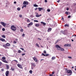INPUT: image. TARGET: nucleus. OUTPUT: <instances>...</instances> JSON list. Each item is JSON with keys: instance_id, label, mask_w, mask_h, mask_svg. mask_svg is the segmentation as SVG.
<instances>
[{"instance_id": "1", "label": "nucleus", "mask_w": 76, "mask_h": 76, "mask_svg": "<svg viewBox=\"0 0 76 76\" xmlns=\"http://www.w3.org/2000/svg\"><path fill=\"white\" fill-rule=\"evenodd\" d=\"M65 70L66 73H67V74H68V75H67V76H70L72 74V71L71 70H68L67 68H66Z\"/></svg>"}, {"instance_id": "2", "label": "nucleus", "mask_w": 76, "mask_h": 76, "mask_svg": "<svg viewBox=\"0 0 76 76\" xmlns=\"http://www.w3.org/2000/svg\"><path fill=\"white\" fill-rule=\"evenodd\" d=\"M11 30L13 31H15L16 30V27L14 26H12L11 27Z\"/></svg>"}, {"instance_id": "3", "label": "nucleus", "mask_w": 76, "mask_h": 76, "mask_svg": "<svg viewBox=\"0 0 76 76\" xmlns=\"http://www.w3.org/2000/svg\"><path fill=\"white\" fill-rule=\"evenodd\" d=\"M0 23L1 25H2L3 26L5 27L6 26V24L5 23L1 22Z\"/></svg>"}, {"instance_id": "4", "label": "nucleus", "mask_w": 76, "mask_h": 76, "mask_svg": "<svg viewBox=\"0 0 76 76\" xmlns=\"http://www.w3.org/2000/svg\"><path fill=\"white\" fill-rule=\"evenodd\" d=\"M17 65L18 66V67L20 68V69H23L22 65H21L20 64H18Z\"/></svg>"}, {"instance_id": "5", "label": "nucleus", "mask_w": 76, "mask_h": 76, "mask_svg": "<svg viewBox=\"0 0 76 76\" xmlns=\"http://www.w3.org/2000/svg\"><path fill=\"white\" fill-rule=\"evenodd\" d=\"M9 71H7L6 72L5 75L6 76H9Z\"/></svg>"}, {"instance_id": "6", "label": "nucleus", "mask_w": 76, "mask_h": 76, "mask_svg": "<svg viewBox=\"0 0 76 76\" xmlns=\"http://www.w3.org/2000/svg\"><path fill=\"white\" fill-rule=\"evenodd\" d=\"M56 47L57 48V50L61 48V47H60L58 45H56Z\"/></svg>"}, {"instance_id": "7", "label": "nucleus", "mask_w": 76, "mask_h": 76, "mask_svg": "<svg viewBox=\"0 0 76 76\" xmlns=\"http://www.w3.org/2000/svg\"><path fill=\"white\" fill-rule=\"evenodd\" d=\"M42 56H45V57H47V56H49V54H44V53H42Z\"/></svg>"}, {"instance_id": "8", "label": "nucleus", "mask_w": 76, "mask_h": 76, "mask_svg": "<svg viewBox=\"0 0 76 76\" xmlns=\"http://www.w3.org/2000/svg\"><path fill=\"white\" fill-rule=\"evenodd\" d=\"M58 50H61V51H64V49H63V48H62L61 47L60 49H58Z\"/></svg>"}, {"instance_id": "9", "label": "nucleus", "mask_w": 76, "mask_h": 76, "mask_svg": "<svg viewBox=\"0 0 76 76\" xmlns=\"http://www.w3.org/2000/svg\"><path fill=\"white\" fill-rule=\"evenodd\" d=\"M33 59L34 61H36V62H37L38 61V60H37V59L35 57H34L33 58Z\"/></svg>"}, {"instance_id": "10", "label": "nucleus", "mask_w": 76, "mask_h": 76, "mask_svg": "<svg viewBox=\"0 0 76 76\" xmlns=\"http://www.w3.org/2000/svg\"><path fill=\"white\" fill-rule=\"evenodd\" d=\"M28 2L26 1H24L23 2V4H26V5H28Z\"/></svg>"}, {"instance_id": "11", "label": "nucleus", "mask_w": 76, "mask_h": 76, "mask_svg": "<svg viewBox=\"0 0 76 76\" xmlns=\"http://www.w3.org/2000/svg\"><path fill=\"white\" fill-rule=\"evenodd\" d=\"M2 61L3 62H4V63H8V62L7 61H6V60H2Z\"/></svg>"}, {"instance_id": "12", "label": "nucleus", "mask_w": 76, "mask_h": 76, "mask_svg": "<svg viewBox=\"0 0 76 76\" xmlns=\"http://www.w3.org/2000/svg\"><path fill=\"white\" fill-rule=\"evenodd\" d=\"M0 41H2V42L5 41V39H3L2 38H0Z\"/></svg>"}, {"instance_id": "13", "label": "nucleus", "mask_w": 76, "mask_h": 76, "mask_svg": "<svg viewBox=\"0 0 76 76\" xmlns=\"http://www.w3.org/2000/svg\"><path fill=\"white\" fill-rule=\"evenodd\" d=\"M41 23H42V24H43V25H45H45H46V23H45V22H40Z\"/></svg>"}, {"instance_id": "14", "label": "nucleus", "mask_w": 76, "mask_h": 76, "mask_svg": "<svg viewBox=\"0 0 76 76\" xmlns=\"http://www.w3.org/2000/svg\"><path fill=\"white\" fill-rule=\"evenodd\" d=\"M51 28H49L47 30L48 32H51Z\"/></svg>"}, {"instance_id": "15", "label": "nucleus", "mask_w": 76, "mask_h": 76, "mask_svg": "<svg viewBox=\"0 0 76 76\" xmlns=\"http://www.w3.org/2000/svg\"><path fill=\"white\" fill-rule=\"evenodd\" d=\"M38 9L39 10V11H41V10H42V9H43V8L39 7V8H38Z\"/></svg>"}, {"instance_id": "16", "label": "nucleus", "mask_w": 76, "mask_h": 76, "mask_svg": "<svg viewBox=\"0 0 76 76\" xmlns=\"http://www.w3.org/2000/svg\"><path fill=\"white\" fill-rule=\"evenodd\" d=\"M35 26L36 27H38V26H39V24H35Z\"/></svg>"}, {"instance_id": "17", "label": "nucleus", "mask_w": 76, "mask_h": 76, "mask_svg": "<svg viewBox=\"0 0 76 76\" xmlns=\"http://www.w3.org/2000/svg\"><path fill=\"white\" fill-rule=\"evenodd\" d=\"M10 44L9 43H7L6 44V46H8L9 47V46H10Z\"/></svg>"}, {"instance_id": "18", "label": "nucleus", "mask_w": 76, "mask_h": 76, "mask_svg": "<svg viewBox=\"0 0 76 76\" xmlns=\"http://www.w3.org/2000/svg\"><path fill=\"white\" fill-rule=\"evenodd\" d=\"M25 19H28L27 20V22H30V21H29V19H28V18H25Z\"/></svg>"}, {"instance_id": "19", "label": "nucleus", "mask_w": 76, "mask_h": 76, "mask_svg": "<svg viewBox=\"0 0 76 76\" xmlns=\"http://www.w3.org/2000/svg\"><path fill=\"white\" fill-rule=\"evenodd\" d=\"M63 34L64 35H65V34H66V30H64V33H63Z\"/></svg>"}, {"instance_id": "20", "label": "nucleus", "mask_w": 76, "mask_h": 76, "mask_svg": "<svg viewBox=\"0 0 76 76\" xmlns=\"http://www.w3.org/2000/svg\"><path fill=\"white\" fill-rule=\"evenodd\" d=\"M65 27L67 26V27H69V25L68 24H66L64 25Z\"/></svg>"}, {"instance_id": "21", "label": "nucleus", "mask_w": 76, "mask_h": 76, "mask_svg": "<svg viewBox=\"0 0 76 76\" xmlns=\"http://www.w3.org/2000/svg\"><path fill=\"white\" fill-rule=\"evenodd\" d=\"M33 25V23H30L28 24V26H29V25Z\"/></svg>"}, {"instance_id": "22", "label": "nucleus", "mask_w": 76, "mask_h": 76, "mask_svg": "<svg viewBox=\"0 0 76 76\" xmlns=\"http://www.w3.org/2000/svg\"><path fill=\"white\" fill-rule=\"evenodd\" d=\"M34 7H38V5H37L36 4H34Z\"/></svg>"}, {"instance_id": "23", "label": "nucleus", "mask_w": 76, "mask_h": 76, "mask_svg": "<svg viewBox=\"0 0 76 76\" xmlns=\"http://www.w3.org/2000/svg\"><path fill=\"white\" fill-rule=\"evenodd\" d=\"M56 59V58L54 57H53L52 58V60H55Z\"/></svg>"}, {"instance_id": "24", "label": "nucleus", "mask_w": 76, "mask_h": 76, "mask_svg": "<svg viewBox=\"0 0 76 76\" xmlns=\"http://www.w3.org/2000/svg\"><path fill=\"white\" fill-rule=\"evenodd\" d=\"M36 17H37V18H38V17H39L40 16H39V15L38 14H36Z\"/></svg>"}, {"instance_id": "25", "label": "nucleus", "mask_w": 76, "mask_h": 76, "mask_svg": "<svg viewBox=\"0 0 76 76\" xmlns=\"http://www.w3.org/2000/svg\"><path fill=\"white\" fill-rule=\"evenodd\" d=\"M31 65L32 66H35V64L32 63V64H31Z\"/></svg>"}, {"instance_id": "26", "label": "nucleus", "mask_w": 76, "mask_h": 76, "mask_svg": "<svg viewBox=\"0 0 76 76\" xmlns=\"http://www.w3.org/2000/svg\"><path fill=\"white\" fill-rule=\"evenodd\" d=\"M29 72L30 73L32 74V70H30L29 71Z\"/></svg>"}, {"instance_id": "27", "label": "nucleus", "mask_w": 76, "mask_h": 76, "mask_svg": "<svg viewBox=\"0 0 76 76\" xmlns=\"http://www.w3.org/2000/svg\"><path fill=\"white\" fill-rule=\"evenodd\" d=\"M2 38H6V36H5V35H2Z\"/></svg>"}, {"instance_id": "28", "label": "nucleus", "mask_w": 76, "mask_h": 76, "mask_svg": "<svg viewBox=\"0 0 76 76\" xmlns=\"http://www.w3.org/2000/svg\"><path fill=\"white\" fill-rule=\"evenodd\" d=\"M9 66L8 65H7V69H9Z\"/></svg>"}, {"instance_id": "29", "label": "nucleus", "mask_w": 76, "mask_h": 76, "mask_svg": "<svg viewBox=\"0 0 76 76\" xmlns=\"http://www.w3.org/2000/svg\"><path fill=\"white\" fill-rule=\"evenodd\" d=\"M17 10L18 11H19L20 10V7H18L17 8Z\"/></svg>"}, {"instance_id": "30", "label": "nucleus", "mask_w": 76, "mask_h": 76, "mask_svg": "<svg viewBox=\"0 0 76 76\" xmlns=\"http://www.w3.org/2000/svg\"><path fill=\"white\" fill-rule=\"evenodd\" d=\"M58 41H60V39H58L56 41V42L55 43V44H57V42H58Z\"/></svg>"}, {"instance_id": "31", "label": "nucleus", "mask_w": 76, "mask_h": 76, "mask_svg": "<svg viewBox=\"0 0 76 76\" xmlns=\"http://www.w3.org/2000/svg\"><path fill=\"white\" fill-rule=\"evenodd\" d=\"M71 45L70 44H67V47H70Z\"/></svg>"}, {"instance_id": "32", "label": "nucleus", "mask_w": 76, "mask_h": 76, "mask_svg": "<svg viewBox=\"0 0 76 76\" xmlns=\"http://www.w3.org/2000/svg\"><path fill=\"white\" fill-rule=\"evenodd\" d=\"M36 46H37V47H39V45H38V44L37 43H36Z\"/></svg>"}, {"instance_id": "33", "label": "nucleus", "mask_w": 76, "mask_h": 76, "mask_svg": "<svg viewBox=\"0 0 76 76\" xmlns=\"http://www.w3.org/2000/svg\"><path fill=\"white\" fill-rule=\"evenodd\" d=\"M65 14L66 15H69V12H65Z\"/></svg>"}, {"instance_id": "34", "label": "nucleus", "mask_w": 76, "mask_h": 76, "mask_svg": "<svg viewBox=\"0 0 76 76\" xmlns=\"http://www.w3.org/2000/svg\"><path fill=\"white\" fill-rule=\"evenodd\" d=\"M11 69L12 71H13L15 70L13 68H11Z\"/></svg>"}, {"instance_id": "35", "label": "nucleus", "mask_w": 76, "mask_h": 76, "mask_svg": "<svg viewBox=\"0 0 76 76\" xmlns=\"http://www.w3.org/2000/svg\"><path fill=\"white\" fill-rule=\"evenodd\" d=\"M2 60H5L6 59V58L5 57H2Z\"/></svg>"}, {"instance_id": "36", "label": "nucleus", "mask_w": 76, "mask_h": 76, "mask_svg": "<svg viewBox=\"0 0 76 76\" xmlns=\"http://www.w3.org/2000/svg\"><path fill=\"white\" fill-rule=\"evenodd\" d=\"M47 11L50 12V9H47Z\"/></svg>"}, {"instance_id": "37", "label": "nucleus", "mask_w": 76, "mask_h": 76, "mask_svg": "<svg viewBox=\"0 0 76 76\" xmlns=\"http://www.w3.org/2000/svg\"><path fill=\"white\" fill-rule=\"evenodd\" d=\"M21 51L20 50H19L18 51V53H20Z\"/></svg>"}, {"instance_id": "38", "label": "nucleus", "mask_w": 76, "mask_h": 76, "mask_svg": "<svg viewBox=\"0 0 76 76\" xmlns=\"http://www.w3.org/2000/svg\"><path fill=\"white\" fill-rule=\"evenodd\" d=\"M19 17H20V18H21L22 17V15H19Z\"/></svg>"}, {"instance_id": "39", "label": "nucleus", "mask_w": 76, "mask_h": 76, "mask_svg": "<svg viewBox=\"0 0 76 76\" xmlns=\"http://www.w3.org/2000/svg\"><path fill=\"white\" fill-rule=\"evenodd\" d=\"M43 53H44V54H46V52L45 50H44L43 51Z\"/></svg>"}, {"instance_id": "40", "label": "nucleus", "mask_w": 76, "mask_h": 76, "mask_svg": "<svg viewBox=\"0 0 76 76\" xmlns=\"http://www.w3.org/2000/svg\"><path fill=\"white\" fill-rule=\"evenodd\" d=\"M20 31L21 32H23V29H20Z\"/></svg>"}, {"instance_id": "41", "label": "nucleus", "mask_w": 76, "mask_h": 76, "mask_svg": "<svg viewBox=\"0 0 76 76\" xmlns=\"http://www.w3.org/2000/svg\"><path fill=\"white\" fill-rule=\"evenodd\" d=\"M2 30L3 31H5V28H3L2 29Z\"/></svg>"}, {"instance_id": "42", "label": "nucleus", "mask_w": 76, "mask_h": 76, "mask_svg": "<svg viewBox=\"0 0 76 76\" xmlns=\"http://www.w3.org/2000/svg\"><path fill=\"white\" fill-rule=\"evenodd\" d=\"M64 46V47H67V44H65Z\"/></svg>"}, {"instance_id": "43", "label": "nucleus", "mask_w": 76, "mask_h": 76, "mask_svg": "<svg viewBox=\"0 0 76 76\" xmlns=\"http://www.w3.org/2000/svg\"><path fill=\"white\" fill-rule=\"evenodd\" d=\"M30 17L31 18H33V17H34V15H30Z\"/></svg>"}, {"instance_id": "44", "label": "nucleus", "mask_w": 76, "mask_h": 76, "mask_svg": "<svg viewBox=\"0 0 76 76\" xmlns=\"http://www.w3.org/2000/svg\"><path fill=\"white\" fill-rule=\"evenodd\" d=\"M34 22H38V21L37 20H34Z\"/></svg>"}, {"instance_id": "45", "label": "nucleus", "mask_w": 76, "mask_h": 76, "mask_svg": "<svg viewBox=\"0 0 76 76\" xmlns=\"http://www.w3.org/2000/svg\"><path fill=\"white\" fill-rule=\"evenodd\" d=\"M1 28H2V26L1 25H0V30L1 29Z\"/></svg>"}, {"instance_id": "46", "label": "nucleus", "mask_w": 76, "mask_h": 76, "mask_svg": "<svg viewBox=\"0 0 76 76\" xmlns=\"http://www.w3.org/2000/svg\"><path fill=\"white\" fill-rule=\"evenodd\" d=\"M23 7H26V5H23Z\"/></svg>"}, {"instance_id": "47", "label": "nucleus", "mask_w": 76, "mask_h": 76, "mask_svg": "<svg viewBox=\"0 0 76 76\" xmlns=\"http://www.w3.org/2000/svg\"><path fill=\"white\" fill-rule=\"evenodd\" d=\"M71 17V16H70V15H69L68 17V18H70Z\"/></svg>"}, {"instance_id": "48", "label": "nucleus", "mask_w": 76, "mask_h": 76, "mask_svg": "<svg viewBox=\"0 0 76 76\" xmlns=\"http://www.w3.org/2000/svg\"><path fill=\"white\" fill-rule=\"evenodd\" d=\"M25 53H24V54H22V56H25Z\"/></svg>"}, {"instance_id": "49", "label": "nucleus", "mask_w": 76, "mask_h": 76, "mask_svg": "<svg viewBox=\"0 0 76 76\" xmlns=\"http://www.w3.org/2000/svg\"><path fill=\"white\" fill-rule=\"evenodd\" d=\"M13 61H16V62L18 63V61H17L16 60H13Z\"/></svg>"}, {"instance_id": "50", "label": "nucleus", "mask_w": 76, "mask_h": 76, "mask_svg": "<svg viewBox=\"0 0 76 76\" xmlns=\"http://www.w3.org/2000/svg\"><path fill=\"white\" fill-rule=\"evenodd\" d=\"M16 41H14V44H16Z\"/></svg>"}, {"instance_id": "51", "label": "nucleus", "mask_w": 76, "mask_h": 76, "mask_svg": "<svg viewBox=\"0 0 76 76\" xmlns=\"http://www.w3.org/2000/svg\"><path fill=\"white\" fill-rule=\"evenodd\" d=\"M45 3H47V0H45Z\"/></svg>"}, {"instance_id": "52", "label": "nucleus", "mask_w": 76, "mask_h": 76, "mask_svg": "<svg viewBox=\"0 0 76 76\" xmlns=\"http://www.w3.org/2000/svg\"><path fill=\"white\" fill-rule=\"evenodd\" d=\"M1 64H2V63L1 62H0V66H1Z\"/></svg>"}, {"instance_id": "53", "label": "nucleus", "mask_w": 76, "mask_h": 76, "mask_svg": "<svg viewBox=\"0 0 76 76\" xmlns=\"http://www.w3.org/2000/svg\"><path fill=\"white\" fill-rule=\"evenodd\" d=\"M61 19L62 20H64V18H63V17L62 16Z\"/></svg>"}, {"instance_id": "54", "label": "nucleus", "mask_w": 76, "mask_h": 76, "mask_svg": "<svg viewBox=\"0 0 76 76\" xmlns=\"http://www.w3.org/2000/svg\"><path fill=\"white\" fill-rule=\"evenodd\" d=\"M61 33H62L63 34V33H64V31H61Z\"/></svg>"}, {"instance_id": "55", "label": "nucleus", "mask_w": 76, "mask_h": 76, "mask_svg": "<svg viewBox=\"0 0 76 76\" xmlns=\"http://www.w3.org/2000/svg\"><path fill=\"white\" fill-rule=\"evenodd\" d=\"M20 49H21V50H22L23 51V50H24V49L23 48H20Z\"/></svg>"}, {"instance_id": "56", "label": "nucleus", "mask_w": 76, "mask_h": 76, "mask_svg": "<svg viewBox=\"0 0 76 76\" xmlns=\"http://www.w3.org/2000/svg\"><path fill=\"white\" fill-rule=\"evenodd\" d=\"M1 71H2V72H3V71H4V69H1Z\"/></svg>"}, {"instance_id": "57", "label": "nucleus", "mask_w": 76, "mask_h": 76, "mask_svg": "<svg viewBox=\"0 0 76 76\" xmlns=\"http://www.w3.org/2000/svg\"><path fill=\"white\" fill-rule=\"evenodd\" d=\"M37 9H38V8H35L34 10H37Z\"/></svg>"}, {"instance_id": "58", "label": "nucleus", "mask_w": 76, "mask_h": 76, "mask_svg": "<svg viewBox=\"0 0 76 76\" xmlns=\"http://www.w3.org/2000/svg\"><path fill=\"white\" fill-rule=\"evenodd\" d=\"M58 0V1H57V2L58 3H59V2H60V0Z\"/></svg>"}, {"instance_id": "59", "label": "nucleus", "mask_w": 76, "mask_h": 76, "mask_svg": "<svg viewBox=\"0 0 76 76\" xmlns=\"http://www.w3.org/2000/svg\"><path fill=\"white\" fill-rule=\"evenodd\" d=\"M22 37H24V36H25V34H22Z\"/></svg>"}, {"instance_id": "60", "label": "nucleus", "mask_w": 76, "mask_h": 76, "mask_svg": "<svg viewBox=\"0 0 76 76\" xmlns=\"http://www.w3.org/2000/svg\"><path fill=\"white\" fill-rule=\"evenodd\" d=\"M69 10V8H66V10Z\"/></svg>"}, {"instance_id": "61", "label": "nucleus", "mask_w": 76, "mask_h": 76, "mask_svg": "<svg viewBox=\"0 0 76 76\" xmlns=\"http://www.w3.org/2000/svg\"><path fill=\"white\" fill-rule=\"evenodd\" d=\"M68 58H72L71 57H70V56H68Z\"/></svg>"}, {"instance_id": "62", "label": "nucleus", "mask_w": 76, "mask_h": 76, "mask_svg": "<svg viewBox=\"0 0 76 76\" xmlns=\"http://www.w3.org/2000/svg\"><path fill=\"white\" fill-rule=\"evenodd\" d=\"M19 60H20H20H22V59H21V58H19Z\"/></svg>"}, {"instance_id": "63", "label": "nucleus", "mask_w": 76, "mask_h": 76, "mask_svg": "<svg viewBox=\"0 0 76 76\" xmlns=\"http://www.w3.org/2000/svg\"><path fill=\"white\" fill-rule=\"evenodd\" d=\"M50 76H53V74H50L49 75Z\"/></svg>"}, {"instance_id": "64", "label": "nucleus", "mask_w": 76, "mask_h": 76, "mask_svg": "<svg viewBox=\"0 0 76 76\" xmlns=\"http://www.w3.org/2000/svg\"><path fill=\"white\" fill-rule=\"evenodd\" d=\"M52 75H54V72H52Z\"/></svg>"}]
</instances>
